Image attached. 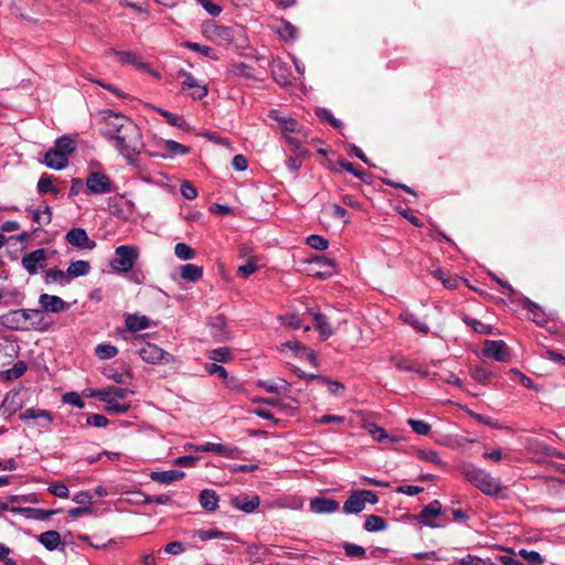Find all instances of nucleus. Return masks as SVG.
Returning a JSON list of instances; mask_svg holds the SVG:
<instances>
[{
	"label": "nucleus",
	"mask_w": 565,
	"mask_h": 565,
	"mask_svg": "<svg viewBox=\"0 0 565 565\" xmlns=\"http://www.w3.org/2000/svg\"><path fill=\"white\" fill-rule=\"evenodd\" d=\"M86 186L92 194H106L114 191L110 178L99 171H92L86 178Z\"/></svg>",
	"instance_id": "5"
},
{
	"label": "nucleus",
	"mask_w": 565,
	"mask_h": 565,
	"mask_svg": "<svg viewBox=\"0 0 565 565\" xmlns=\"http://www.w3.org/2000/svg\"><path fill=\"white\" fill-rule=\"evenodd\" d=\"M107 396V394H103ZM103 402L107 404L106 411L110 414H125L130 409V403H119L118 401L108 399L103 397Z\"/></svg>",
	"instance_id": "38"
},
{
	"label": "nucleus",
	"mask_w": 565,
	"mask_h": 565,
	"mask_svg": "<svg viewBox=\"0 0 565 565\" xmlns=\"http://www.w3.org/2000/svg\"><path fill=\"white\" fill-rule=\"evenodd\" d=\"M416 455L420 460L431 462L433 465L438 466V467L445 466V462L439 457L437 451H434L430 449H419V450H417Z\"/></svg>",
	"instance_id": "39"
},
{
	"label": "nucleus",
	"mask_w": 565,
	"mask_h": 565,
	"mask_svg": "<svg viewBox=\"0 0 565 565\" xmlns=\"http://www.w3.org/2000/svg\"><path fill=\"white\" fill-rule=\"evenodd\" d=\"M195 451L199 452H213L216 455L224 456L226 458H238L241 455V450L231 445L224 444H215V443H204L195 446Z\"/></svg>",
	"instance_id": "9"
},
{
	"label": "nucleus",
	"mask_w": 565,
	"mask_h": 565,
	"mask_svg": "<svg viewBox=\"0 0 565 565\" xmlns=\"http://www.w3.org/2000/svg\"><path fill=\"white\" fill-rule=\"evenodd\" d=\"M111 53L118 58L122 65L131 64L141 71H149L150 66L148 63L142 62L141 57L132 51H117L111 50Z\"/></svg>",
	"instance_id": "15"
},
{
	"label": "nucleus",
	"mask_w": 565,
	"mask_h": 565,
	"mask_svg": "<svg viewBox=\"0 0 565 565\" xmlns=\"http://www.w3.org/2000/svg\"><path fill=\"white\" fill-rule=\"evenodd\" d=\"M521 305L524 309L527 310L530 319L535 322L537 326L543 327L547 322L546 315L544 310L535 302L530 300L529 298H523L521 300Z\"/></svg>",
	"instance_id": "19"
},
{
	"label": "nucleus",
	"mask_w": 565,
	"mask_h": 565,
	"mask_svg": "<svg viewBox=\"0 0 565 565\" xmlns=\"http://www.w3.org/2000/svg\"><path fill=\"white\" fill-rule=\"evenodd\" d=\"M25 211L31 216L32 221L39 225H47L52 222V210L50 205H44V210H34V207H26Z\"/></svg>",
	"instance_id": "29"
},
{
	"label": "nucleus",
	"mask_w": 565,
	"mask_h": 565,
	"mask_svg": "<svg viewBox=\"0 0 565 565\" xmlns=\"http://www.w3.org/2000/svg\"><path fill=\"white\" fill-rule=\"evenodd\" d=\"M38 190L40 193H49V192H54L55 194L57 193V190L53 189L51 178L46 174H43L40 178V180L38 182Z\"/></svg>",
	"instance_id": "60"
},
{
	"label": "nucleus",
	"mask_w": 565,
	"mask_h": 565,
	"mask_svg": "<svg viewBox=\"0 0 565 565\" xmlns=\"http://www.w3.org/2000/svg\"><path fill=\"white\" fill-rule=\"evenodd\" d=\"M184 472L181 470H166V471H152L150 478L152 481L169 484L177 480L184 478Z\"/></svg>",
	"instance_id": "23"
},
{
	"label": "nucleus",
	"mask_w": 565,
	"mask_h": 565,
	"mask_svg": "<svg viewBox=\"0 0 565 565\" xmlns=\"http://www.w3.org/2000/svg\"><path fill=\"white\" fill-rule=\"evenodd\" d=\"M441 513V504L438 500L431 501L428 505H426L418 515V521L424 525L436 527V524L433 519L438 516Z\"/></svg>",
	"instance_id": "17"
},
{
	"label": "nucleus",
	"mask_w": 565,
	"mask_h": 565,
	"mask_svg": "<svg viewBox=\"0 0 565 565\" xmlns=\"http://www.w3.org/2000/svg\"><path fill=\"white\" fill-rule=\"evenodd\" d=\"M209 326L211 334L216 340L230 339L228 332L226 331V319L223 315H218L210 318Z\"/></svg>",
	"instance_id": "21"
},
{
	"label": "nucleus",
	"mask_w": 565,
	"mask_h": 565,
	"mask_svg": "<svg viewBox=\"0 0 565 565\" xmlns=\"http://www.w3.org/2000/svg\"><path fill=\"white\" fill-rule=\"evenodd\" d=\"M117 353L118 349L111 344H98L95 349V354L102 360L111 359L116 356Z\"/></svg>",
	"instance_id": "46"
},
{
	"label": "nucleus",
	"mask_w": 565,
	"mask_h": 565,
	"mask_svg": "<svg viewBox=\"0 0 565 565\" xmlns=\"http://www.w3.org/2000/svg\"><path fill=\"white\" fill-rule=\"evenodd\" d=\"M140 503L142 504H149V503H157V504H168L171 502V497L168 494H160V495H149L141 493Z\"/></svg>",
	"instance_id": "50"
},
{
	"label": "nucleus",
	"mask_w": 565,
	"mask_h": 565,
	"mask_svg": "<svg viewBox=\"0 0 565 565\" xmlns=\"http://www.w3.org/2000/svg\"><path fill=\"white\" fill-rule=\"evenodd\" d=\"M138 258V249L134 246L121 245L115 249V257L110 260L114 270L128 273Z\"/></svg>",
	"instance_id": "4"
},
{
	"label": "nucleus",
	"mask_w": 565,
	"mask_h": 565,
	"mask_svg": "<svg viewBox=\"0 0 565 565\" xmlns=\"http://www.w3.org/2000/svg\"><path fill=\"white\" fill-rule=\"evenodd\" d=\"M199 501L201 507L209 512H214L218 507V495L211 489L202 490L199 495Z\"/></svg>",
	"instance_id": "25"
},
{
	"label": "nucleus",
	"mask_w": 565,
	"mask_h": 565,
	"mask_svg": "<svg viewBox=\"0 0 565 565\" xmlns=\"http://www.w3.org/2000/svg\"><path fill=\"white\" fill-rule=\"evenodd\" d=\"M204 10L212 17H217L222 12L221 6L211 0H196Z\"/></svg>",
	"instance_id": "63"
},
{
	"label": "nucleus",
	"mask_w": 565,
	"mask_h": 565,
	"mask_svg": "<svg viewBox=\"0 0 565 565\" xmlns=\"http://www.w3.org/2000/svg\"><path fill=\"white\" fill-rule=\"evenodd\" d=\"M45 282H57L60 285H66L70 282V279L66 271H63L57 268H50L49 270L45 271Z\"/></svg>",
	"instance_id": "34"
},
{
	"label": "nucleus",
	"mask_w": 565,
	"mask_h": 565,
	"mask_svg": "<svg viewBox=\"0 0 565 565\" xmlns=\"http://www.w3.org/2000/svg\"><path fill=\"white\" fill-rule=\"evenodd\" d=\"M20 419L23 422H28L30 419L38 420L36 425L42 428H47L53 422L52 414L49 411L30 407L24 412L20 413Z\"/></svg>",
	"instance_id": "13"
},
{
	"label": "nucleus",
	"mask_w": 565,
	"mask_h": 565,
	"mask_svg": "<svg viewBox=\"0 0 565 565\" xmlns=\"http://www.w3.org/2000/svg\"><path fill=\"white\" fill-rule=\"evenodd\" d=\"M102 118L105 124L104 136L114 143L128 163L136 164V158L143 148L139 127L127 116L110 109L103 110Z\"/></svg>",
	"instance_id": "1"
},
{
	"label": "nucleus",
	"mask_w": 565,
	"mask_h": 565,
	"mask_svg": "<svg viewBox=\"0 0 565 565\" xmlns=\"http://www.w3.org/2000/svg\"><path fill=\"white\" fill-rule=\"evenodd\" d=\"M308 311L311 313L313 319V326L319 331L322 339H328L332 335L333 331L327 320V317L320 312L311 311L308 309Z\"/></svg>",
	"instance_id": "26"
},
{
	"label": "nucleus",
	"mask_w": 565,
	"mask_h": 565,
	"mask_svg": "<svg viewBox=\"0 0 565 565\" xmlns=\"http://www.w3.org/2000/svg\"><path fill=\"white\" fill-rule=\"evenodd\" d=\"M278 33L285 40H291L297 34V29L289 22H282L281 26L278 29Z\"/></svg>",
	"instance_id": "61"
},
{
	"label": "nucleus",
	"mask_w": 565,
	"mask_h": 565,
	"mask_svg": "<svg viewBox=\"0 0 565 565\" xmlns=\"http://www.w3.org/2000/svg\"><path fill=\"white\" fill-rule=\"evenodd\" d=\"M310 509L318 514L332 513L339 509V502L333 499L317 497L310 501Z\"/></svg>",
	"instance_id": "20"
},
{
	"label": "nucleus",
	"mask_w": 565,
	"mask_h": 565,
	"mask_svg": "<svg viewBox=\"0 0 565 565\" xmlns=\"http://www.w3.org/2000/svg\"><path fill=\"white\" fill-rule=\"evenodd\" d=\"M47 491L51 494H53V495H55L57 498H61V499H66L70 495L68 488L64 483H62V482H57V483L51 484L47 488Z\"/></svg>",
	"instance_id": "57"
},
{
	"label": "nucleus",
	"mask_w": 565,
	"mask_h": 565,
	"mask_svg": "<svg viewBox=\"0 0 565 565\" xmlns=\"http://www.w3.org/2000/svg\"><path fill=\"white\" fill-rule=\"evenodd\" d=\"M343 550L349 557H365L366 551L363 546L353 543H344Z\"/></svg>",
	"instance_id": "54"
},
{
	"label": "nucleus",
	"mask_w": 565,
	"mask_h": 565,
	"mask_svg": "<svg viewBox=\"0 0 565 565\" xmlns=\"http://www.w3.org/2000/svg\"><path fill=\"white\" fill-rule=\"evenodd\" d=\"M404 321L406 323H408L409 326H412L417 331L423 332L425 334L428 333V331H429V328L427 327V324L419 321V319L416 318L414 315H405Z\"/></svg>",
	"instance_id": "59"
},
{
	"label": "nucleus",
	"mask_w": 565,
	"mask_h": 565,
	"mask_svg": "<svg viewBox=\"0 0 565 565\" xmlns=\"http://www.w3.org/2000/svg\"><path fill=\"white\" fill-rule=\"evenodd\" d=\"M180 191L182 196L186 200H193L198 196L195 186L189 181L182 182Z\"/></svg>",
	"instance_id": "62"
},
{
	"label": "nucleus",
	"mask_w": 565,
	"mask_h": 565,
	"mask_svg": "<svg viewBox=\"0 0 565 565\" xmlns=\"http://www.w3.org/2000/svg\"><path fill=\"white\" fill-rule=\"evenodd\" d=\"M140 358L150 364H168L173 361V356L156 344L147 343L139 350Z\"/></svg>",
	"instance_id": "7"
},
{
	"label": "nucleus",
	"mask_w": 565,
	"mask_h": 565,
	"mask_svg": "<svg viewBox=\"0 0 565 565\" xmlns=\"http://www.w3.org/2000/svg\"><path fill=\"white\" fill-rule=\"evenodd\" d=\"M66 242L79 249H94L96 243L90 239L86 231L82 227H74L70 230L65 235Z\"/></svg>",
	"instance_id": "10"
},
{
	"label": "nucleus",
	"mask_w": 565,
	"mask_h": 565,
	"mask_svg": "<svg viewBox=\"0 0 565 565\" xmlns=\"http://www.w3.org/2000/svg\"><path fill=\"white\" fill-rule=\"evenodd\" d=\"M482 355L486 358H492L498 362H505L509 358L507 344L501 340H487L482 348Z\"/></svg>",
	"instance_id": "12"
},
{
	"label": "nucleus",
	"mask_w": 565,
	"mask_h": 565,
	"mask_svg": "<svg viewBox=\"0 0 565 565\" xmlns=\"http://www.w3.org/2000/svg\"><path fill=\"white\" fill-rule=\"evenodd\" d=\"M157 111L162 117L166 118V120L168 121L169 125H171L173 127H178L180 129H188V124H186V121L182 117H180V116H178L175 114H172V113H170L168 110H164L162 108H157Z\"/></svg>",
	"instance_id": "40"
},
{
	"label": "nucleus",
	"mask_w": 565,
	"mask_h": 565,
	"mask_svg": "<svg viewBox=\"0 0 565 565\" xmlns=\"http://www.w3.org/2000/svg\"><path fill=\"white\" fill-rule=\"evenodd\" d=\"M177 77L184 78V81L181 83V88L183 90L191 89L190 95L193 99H202L207 95L209 90L206 85L198 81L191 73L186 72L185 70H179L177 73Z\"/></svg>",
	"instance_id": "6"
},
{
	"label": "nucleus",
	"mask_w": 565,
	"mask_h": 565,
	"mask_svg": "<svg viewBox=\"0 0 565 565\" xmlns=\"http://www.w3.org/2000/svg\"><path fill=\"white\" fill-rule=\"evenodd\" d=\"M364 529L367 532H379L386 529V522L379 515H369L364 522Z\"/></svg>",
	"instance_id": "37"
},
{
	"label": "nucleus",
	"mask_w": 565,
	"mask_h": 565,
	"mask_svg": "<svg viewBox=\"0 0 565 565\" xmlns=\"http://www.w3.org/2000/svg\"><path fill=\"white\" fill-rule=\"evenodd\" d=\"M318 264L321 270L317 271L315 276L326 279L331 277L335 273V262L332 258H327L324 256H319L313 260Z\"/></svg>",
	"instance_id": "28"
},
{
	"label": "nucleus",
	"mask_w": 565,
	"mask_h": 565,
	"mask_svg": "<svg viewBox=\"0 0 565 565\" xmlns=\"http://www.w3.org/2000/svg\"><path fill=\"white\" fill-rule=\"evenodd\" d=\"M0 326L13 331L46 332L51 324L38 309H14L0 316Z\"/></svg>",
	"instance_id": "2"
},
{
	"label": "nucleus",
	"mask_w": 565,
	"mask_h": 565,
	"mask_svg": "<svg viewBox=\"0 0 565 565\" xmlns=\"http://www.w3.org/2000/svg\"><path fill=\"white\" fill-rule=\"evenodd\" d=\"M61 510H43L36 508H11V512L22 514L26 519L46 521Z\"/></svg>",
	"instance_id": "16"
},
{
	"label": "nucleus",
	"mask_w": 565,
	"mask_h": 565,
	"mask_svg": "<svg viewBox=\"0 0 565 565\" xmlns=\"http://www.w3.org/2000/svg\"><path fill=\"white\" fill-rule=\"evenodd\" d=\"M174 254L180 259L189 260L194 258L195 250L185 243H178L174 246Z\"/></svg>",
	"instance_id": "44"
},
{
	"label": "nucleus",
	"mask_w": 565,
	"mask_h": 565,
	"mask_svg": "<svg viewBox=\"0 0 565 565\" xmlns=\"http://www.w3.org/2000/svg\"><path fill=\"white\" fill-rule=\"evenodd\" d=\"M306 242L308 246L318 250H324L329 246L328 239L317 234L309 235Z\"/></svg>",
	"instance_id": "47"
},
{
	"label": "nucleus",
	"mask_w": 565,
	"mask_h": 565,
	"mask_svg": "<svg viewBox=\"0 0 565 565\" xmlns=\"http://www.w3.org/2000/svg\"><path fill=\"white\" fill-rule=\"evenodd\" d=\"M542 356L548 359L555 364L565 366V356L561 352L554 350H545V352L542 353Z\"/></svg>",
	"instance_id": "64"
},
{
	"label": "nucleus",
	"mask_w": 565,
	"mask_h": 565,
	"mask_svg": "<svg viewBox=\"0 0 565 565\" xmlns=\"http://www.w3.org/2000/svg\"><path fill=\"white\" fill-rule=\"evenodd\" d=\"M164 148L173 154H181V156L186 154L190 151L189 147L181 145L174 140H166Z\"/></svg>",
	"instance_id": "56"
},
{
	"label": "nucleus",
	"mask_w": 565,
	"mask_h": 565,
	"mask_svg": "<svg viewBox=\"0 0 565 565\" xmlns=\"http://www.w3.org/2000/svg\"><path fill=\"white\" fill-rule=\"evenodd\" d=\"M125 322L129 331H141L149 327V319L138 313L127 316Z\"/></svg>",
	"instance_id": "33"
},
{
	"label": "nucleus",
	"mask_w": 565,
	"mask_h": 565,
	"mask_svg": "<svg viewBox=\"0 0 565 565\" xmlns=\"http://www.w3.org/2000/svg\"><path fill=\"white\" fill-rule=\"evenodd\" d=\"M470 373L473 380L483 385H487L494 375L493 372L482 366L472 367Z\"/></svg>",
	"instance_id": "42"
},
{
	"label": "nucleus",
	"mask_w": 565,
	"mask_h": 565,
	"mask_svg": "<svg viewBox=\"0 0 565 565\" xmlns=\"http://www.w3.org/2000/svg\"><path fill=\"white\" fill-rule=\"evenodd\" d=\"M519 554L527 561L531 565H542L544 563L543 557L536 551L520 550Z\"/></svg>",
	"instance_id": "55"
},
{
	"label": "nucleus",
	"mask_w": 565,
	"mask_h": 565,
	"mask_svg": "<svg viewBox=\"0 0 565 565\" xmlns=\"http://www.w3.org/2000/svg\"><path fill=\"white\" fill-rule=\"evenodd\" d=\"M299 136L300 137L285 136L286 142L295 153H300L301 150H305L301 145L306 140L307 136L303 131Z\"/></svg>",
	"instance_id": "52"
},
{
	"label": "nucleus",
	"mask_w": 565,
	"mask_h": 565,
	"mask_svg": "<svg viewBox=\"0 0 565 565\" xmlns=\"http://www.w3.org/2000/svg\"><path fill=\"white\" fill-rule=\"evenodd\" d=\"M465 323L469 327H471L476 332L481 334H488L491 333V327L489 324H486L479 320L466 317L463 319Z\"/></svg>",
	"instance_id": "51"
},
{
	"label": "nucleus",
	"mask_w": 565,
	"mask_h": 565,
	"mask_svg": "<svg viewBox=\"0 0 565 565\" xmlns=\"http://www.w3.org/2000/svg\"><path fill=\"white\" fill-rule=\"evenodd\" d=\"M365 509L362 498L359 495V490H354L351 492L349 498L345 500L343 504V512L347 514L360 513Z\"/></svg>",
	"instance_id": "24"
},
{
	"label": "nucleus",
	"mask_w": 565,
	"mask_h": 565,
	"mask_svg": "<svg viewBox=\"0 0 565 565\" xmlns=\"http://www.w3.org/2000/svg\"><path fill=\"white\" fill-rule=\"evenodd\" d=\"M53 149L64 153V156L68 158V156L75 150V142L72 138L64 136L55 141V147Z\"/></svg>",
	"instance_id": "36"
},
{
	"label": "nucleus",
	"mask_w": 565,
	"mask_h": 565,
	"mask_svg": "<svg viewBox=\"0 0 565 565\" xmlns=\"http://www.w3.org/2000/svg\"><path fill=\"white\" fill-rule=\"evenodd\" d=\"M193 536L199 537L201 541H209L213 539H227L226 533L217 529L196 530Z\"/></svg>",
	"instance_id": "43"
},
{
	"label": "nucleus",
	"mask_w": 565,
	"mask_h": 565,
	"mask_svg": "<svg viewBox=\"0 0 565 565\" xmlns=\"http://www.w3.org/2000/svg\"><path fill=\"white\" fill-rule=\"evenodd\" d=\"M131 392L124 387L118 386H109L104 390L96 391L93 395L97 396L102 402L103 397L105 398L103 394H107L108 399L118 401L126 398Z\"/></svg>",
	"instance_id": "27"
},
{
	"label": "nucleus",
	"mask_w": 565,
	"mask_h": 565,
	"mask_svg": "<svg viewBox=\"0 0 565 565\" xmlns=\"http://www.w3.org/2000/svg\"><path fill=\"white\" fill-rule=\"evenodd\" d=\"M309 154L308 150H301L300 153L289 157L287 160V167L290 171L296 172L302 164V158Z\"/></svg>",
	"instance_id": "53"
},
{
	"label": "nucleus",
	"mask_w": 565,
	"mask_h": 565,
	"mask_svg": "<svg viewBox=\"0 0 565 565\" xmlns=\"http://www.w3.org/2000/svg\"><path fill=\"white\" fill-rule=\"evenodd\" d=\"M90 270V265L88 262L86 260H74V262H71V264L68 265L67 267V276H68V279L71 280L72 278H76V277H81V276H86Z\"/></svg>",
	"instance_id": "32"
},
{
	"label": "nucleus",
	"mask_w": 565,
	"mask_h": 565,
	"mask_svg": "<svg viewBox=\"0 0 565 565\" xmlns=\"http://www.w3.org/2000/svg\"><path fill=\"white\" fill-rule=\"evenodd\" d=\"M257 270V265L253 257H249L248 262L242 266L238 267L237 274L242 278H248L252 274H254Z\"/></svg>",
	"instance_id": "58"
},
{
	"label": "nucleus",
	"mask_w": 565,
	"mask_h": 565,
	"mask_svg": "<svg viewBox=\"0 0 565 565\" xmlns=\"http://www.w3.org/2000/svg\"><path fill=\"white\" fill-rule=\"evenodd\" d=\"M407 424L412 427L413 431L418 435L426 436L430 431V425L424 420L409 418Z\"/></svg>",
	"instance_id": "49"
},
{
	"label": "nucleus",
	"mask_w": 565,
	"mask_h": 565,
	"mask_svg": "<svg viewBox=\"0 0 565 565\" xmlns=\"http://www.w3.org/2000/svg\"><path fill=\"white\" fill-rule=\"evenodd\" d=\"M317 381L327 384L328 391L334 396H341L344 392V385L340 382L329 380L326 376H316Z\"/></svg>",
	"instance_id": "45"
},
{
	"label": "nucleus",
	"mask_w": 565,
	"mask_h": 565,
	"mask_svg": "<svg viewBox=\"0 0 565 565\" xmlns=\"http://www.w3.org/2000/svg\"><path fill=\"white\" fill-rule=\"evenodd\" d=\"M26 369V364L23 361H18L11 369L6 371V379L17 380L25 373Z\"/></svg>",
	"instance_id": "48"
},
{
	"label": "nucleus",
	"mask_w": 565,
	"mask_h": 565,
	"mask_svg": "<svg viewBox=\"0 0 565 565\" xmlns=\"http://www.w3.org/2000/svg\"><path fill=\"white\" fill-rule=\"evenodd\" d=\"M271 75L274 81L281 87L290 85V72L281 63H274L271 66Z\"/></svg>",
	"instance_id": "30"
},
{
	"label": "nucleus",
	"mask_w": 565,
	"mask_h": 565,
	"mask_svg": "<svg viewBox=\"0 0 565 565\" xmlns=\"http://www.w3.org/2000/svg\"><path fill=\"white\" fill-rule=\"evenodd\" d=\"M207 356L210 360L226 363L232 360V351L227 347L213 349L207 352Z\"/></svg>",
	"instance_id": "41"
},
{
	"label": "nucleus",
	"mask_w": 565,
	"mask_h": 565,
	"mask_svg": "<svg viewBox=\"0 0 565 565\" xmlns=\"http://www.w3.org/2000/svg\"><path fill=\"white\" fill-rule=\"evenodd\" d=\"M232 505L245 513H253L260 504L258 495L248 497L246 494H239L231 499Z\"/></svg>",
	"instance_id": "14"
},
{
	"label": "nucleus",
	"mask_w": 565,
	"mask_h": 565,
	"mask_svg": "<svg viewBox=\"0 0 565 565\" xmlns=\"http://www.w3.org/2000/svg\"><path fill=\"white\" fill-rule=\"evenodd\" d=\"M39 309L41 313L44 312H51V313H60L68 309L70 305L65 302L61 297L49 295V294H42L39 297Z\"/></svg>",
	"instance_id": "11"
},
{
	"label": "nucleus",
	"mask_w": 565,
	"mask_h": 565,
	"mask_svg": "<svg viewBox=\"0 0 565 565\" xmlns=\"http://www.w3.org/2000/svg\"><path fill=\"white\" fill-rule=\"evenodd\" d=\"M459 470L468 482L487 495L498 497L504 489L500 479L492 477L487 470L475 467L471 463L460 466Z\"/></svg>",
	"instance_id": "3"
},
{
	"label": "nucleus",
	"mask_w": 565,
	"mask_h": 565,
	"mask_svg": "<svg viewBox=\"0 0 565 565\" xmlns=\"http://www.w3.org/2000/svg\"><path fill=\"white\" fill-rule=\"evenodd\" d=\"M46 250L44 248L35 249L22 257V266L30 274L35 275L39 269L46 266Z\"/></svg>",
	"instance_id": "8"
},
{
	"label": "nucleus",
	"mask_w": 565,
	"mask_h": 565,
	"mask_svg": "<svg viewBox=\"0 0 565 565\" xmlns=\"http://www.w3.org/2000/svg\"><path fill=\"white\" fill-rule=\"evenodd\" d=\"M38 540L49 551L65 550V543L61 541V535L57 531L51 530L43 532L39 535Z\"/></svg>",
	"instance_id": "18"
},
{
	"label": "nucleus",
	"mask_w": 565,
	"mask_h": 565,
	"mask_svg": "<svg viewBox=\"0 0 565 565\" xmlns=\"http://www.w3.org/2000/svg\"><path fill=\"white\" fill-rule=\"evenodd\" d=\"M180 276L184 280L196 282L203 276V268L194 264H185L180 267Z\"/></svg>",
	"instance_id": "31"
},
{
	"label": "nucleus",
	"mask_w": 565,
	"mask_h": 565,
	"mask_svg": "<svg viewBox=\"0 0 565 565\" xmlns=\"http://www.w3.org/2000/svg\"><path fill=\"white\" fill-rule=\"evenodd\" d=\"M364 427L372 435V437L375 440L380 441V443H383V441H386V440H390L391 443L396 441L395 437H390L384 428L377 426L374 423H367V424L364 425Z\"/></svg>",
	"instance_id": "35"
},
{
	"label": "nucleus",
	"mask_w": 565,
	"mask_h": 565,
	"mask_svg": "<svg viewBox=\"0 0 565 565\" xmlns=\"http://www.w3.org/2000/svg\"><path fill=\"white\" fill-rule=\"evenodd\" d=\"M68 163V158L54 149H50L44 157V164L54 170H62Z\"/></svg>",
	"instance_id": "22"
}]
</instances>
